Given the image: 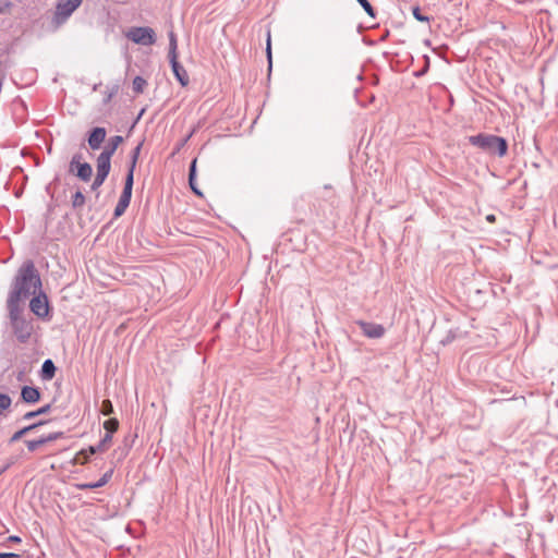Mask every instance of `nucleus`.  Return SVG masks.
Listing matches in <instances>:
<instances>
[{
	"label": "nucleus",
	"instance_id": "nucleus-1",
	"mask_svg": "<svg viewBox=\"0 0 558 558\" xmlns=\"http://www.w3.org/2000/svg\"><path fill=\"white\" fill-rule=\"evenodd\" d=\"M41 279L33 260L28 259L17 269L11 283L7 303L22 304L32 294L41 290Z\"/></svg>",
	"mask_w": 558,
	"mask_h": 558
},
{
	"label": "nucleus",
	"instance_id": "nucleus-2",
	"mask_svg": "<svg viewBox=\"0 0 558 558\" xmlns=\"http://www.w3.org/2000/svg\"><path fill=\"white\" fill-rule=\"evenodd\" d=\"M12 333L20 343H27L34 332L33 318L24 315L23 304H5Z\"/></svg>",
	"mask_w": 558,
	"mask_h": 558
},
{
	"label": "nucleus",
	"instance_id": "nucleus-3",
	"mask_svg": "<svg viewBox=\"0 0 558 558\" xmlns=\"http://www.w3.org/2000/svg\"><path fill=\"white\" fill-rule=\"evenodd\" d=\"M469 143L484 153L504 157L508 151V142L505 137L494 134L478 133L469 136Z\"/></svg>",
	"mask_w": 558,
	"mask_h": 558
},
{
	"label": "nucleus",
	"instance_id": "nucleus-4",
	"mask_svg": "<svg viewBox=\"0 0 558 558\" xmlns=\"http://www.w3.org/2000/svg\"><path fill=\"white\" fill-rule=\"evenodd\" d=\"M169 51L168 58L170 66L175 80L182 87H185L190 83V77L184 66L178 60V41L175 34L171 31L169 33Z\"/></svg>",
	"mask_w": 558,
	"mask_h": 558
},
{
	"label": "nucleus",
	"instance_id": "nucleus-5",
	"mask_svg": "<svg viewBox=\"0 0 558 558\" xmlns=\"http://www.w3.org/2000/svg\"><path fill=\"white\" fill-rule=\"evenodd\" d=\"M82 2L83 0H57L51 19L52 28L56 31L64 25L71 15L80 8Z\"/></svg>",
	"mask_w": 558,
	"mask_h": 558
},
{
	"label": "nucleus",
	"instance_id": "nucleus-6",
	"mask_svg": "<svg viewBox=\"0 0 558 558\" xmlns=\"http://www.w3.org/2000/svg\"><path fill=\"white\" fill-rule=\"evenodd\" d=\"M126 37L133 43L143 46H151L156 43V33L148 26L132 27L128 32Z\"/></svg>",
	"mask_w": 558,
	"mask_h": 558
},
{
	"label": "nucleus",
	"instance_id": "nucleus-7",
	"mask_svg": "<svg viewBox=\"0 0 558 558\" xmlns=\"http://www.w3.org/2000/svg\"><path fill=\"white\" fill-rule=\"evenodd\" d=\"M38 294H32L33 299L29 302V308L34 315L40 319H50V306L48 298L45 292L37 291Z\"/></svg>",
	"mask_w": 558,
	"mask_h": 558
},
{
	"label": "nucleus",
	"instance_id": "nucleus-8",
	"mask_svg": "<svg viewBox=\"0 0 558 558\" xmlns=\"http://www.w3.org/2000/svg\"><path fill=\"white\" fill-rule=\"evenodd\" d=\"M82 156L75 154L70 161V171L74 172L75 175L84 181L88 182L93 175V168L88 162H81Z\"/></svg>",
	"mask_w": 558,
	"mask_h": 558
},
{
	"label": "nucleus",
	"instance_id": "nucleus-9",
	"mask_svg": "<svg viewBox=\"0 0 558 558\" xmlns=\"http://www.w3.org/2000/svg\"><path fill=\"white\" fill-rule=\"evenodd\" d=\"M356 325L361 328L363 335L369 339H379L386 332L385 327L380 324L357 320Z\"/></svg>",
	"mask_w": 558,
	"mask_h": 558
},
{
	"label": "nucleus",
	"instance_id": "nucleus-10",
	"mask_svg": "<svg viewBox=\"0 0 558 558\" xmlns=\"http://www.w3.org/2000/svg\"><path fill=\"white\" fill-rule=\"evenodd\" d=\"M107 130L102 126L93 128L87 134V143L90 149L97 150L106 140Z\"/></svg>",
	"mask_w": 558,
	"mask_h": 558
},
{
	"label": "nucleus",
	"instance_id": "nucleus-11",
	"mask_svg": "<svg viewBox=\"0 0 558 558\" xmlns=\"http://www.w3.org/2000/svg\"><path fill=\"white\" fill-rule=\"evenodd\" d=\"M133 184L134 179L132 178V174H126L122 194L114 209H126L129 207L132 196Z\"/></svg>",
	"mask_w": 558,
	"mask_h": 558
},
{
	"label": "nucleus",
	"instance_id": "nucleus-12",
	"mask_svg": "<svg viewBox=\"0 0 558 558\" xmlns=\"http://www.w3.org/2000/svg\"><path fill=\"white\" fill-rule=\"evenodd\" d=\"M41 398L39 388L33 386H23L21 389L20 399L27 404L37 403Z\"/></svg>",
	"mask_w": 558,
	"mask_h": 558
},
{
	"label": "nucleus",
	"instance_id": "nucleus-13",
	"mask_svg": "<svg viewBox=\"0 0 558 558\" xmlns=\"http://www.w3.org/2000/svg\"><path fill=\"white\" fill-rule=\"evenodd\" d=\"M111 157L99 154L96 160L97 173L99 175L108 177L111 169Z\"/></svg>",
	"mask_w": 558,
	"mask_h": 558
},
{
	"label": "nucleus",
	"instance_id": "nucleus-14",
	"mask_svg": "<svg viewBox=\"0 0 558 558\" xmlns=\"http://www.w3.org/2000/svg\"><path fill=\"white\" fill-rule=\"evenodd\" d=\"M57 372V367L52 360L47 359L44 361L41 365V369L39 372V376L43 380H51Z\"/></svg>",
	"mask_w": 558,
	"mask_h": 558
},
{
	"label": "nucleus",
	"instance_id": "nucleus-15",
	"mask_svg": "<svg viewBox=\"0 0 558 558\" xmlns=\"http://www.w3.org/2000/svg\"><path fill=\"white\" fill-rule=\"evenodd\" d=\"M123 141H124V138L121 135L111 136L108 140L106 146L104 147V150L101 151V154L112 157L113 154L116 153V150L118 149L119 145L122 144Z\"/></svg>",
	"mask_w": 558,
	"mask_h": 558
},
{
	"label": "nucleus",
	"instance_id": "nucleus-16",
	"mask_svg": "<svg viewBox=\"0 0 558 558\" xmlns=\"http://www.w3.org/2000/svg\"><path fill=\"white\" fill-rule=\"evenodd\" d=\"M46 423H47V421H39V422L33 423V424H31V425H27V426H25V427L21 428L20 430L15 432V433L11 436V438H10V440H9V444H13V442H15V441H17V440L22 439V437H23V436H25V435H26V434H28L29 432H32V430L36 429L37 427H39V426H41V425H44V424H46Z\"/></svg>",
	"mask_w": 558,
	"mask_h": 558
},
{
	"label": "nucleus",
	"instance_id": "nucleus-17",
	"mask_svg": "<svg viewBox=\"0 0 558 558\" xmlns=\"http://www.w3.org/2000/svg\"><path fill=\"white\" fill-rule=\"evenodd\" d=\"M196 162H197V159L194 158L191 163H190V168H189V184H190V187L191 190L196 194V195H202V192L198 190L197 185H196Z\"/></svg>",
	"mask_w": 558,
	"mask_h": 558
},
{
	"label": "nucleus",
	"instance_id": "nucleus-18",
	"mask_svg": "<svg viewBox=\"0 0 558 558\" xmlns=\"http://www.w3.org/2000/svg\"><path fill=\"white\" fill-rule=\"evenodd\" d=\"M142 143H140L136 147H134V149L131 151V155H130V163H129V167H128V173L126 174H132V178L134 179V171H135V168H136V162L138 160V156L141 154V149H142Z\"/></svg>",
	"mask_w": 558,
	"mask_h": 558
},
{
	"label": "nucleus",
	"instance_id": "nucleus-19",
	"mask_svg": "<svg viewBox=\"0 0 558 558\" xmlns=\"http://www.w3.org/2000/svg\"><path fill=\"white\" fill-rule=\"evenodd\" d=\"M50 410H51V404H46L35 411H29V412L25 413L22 418L25 421L32 420L36 416L49 413Z\"/></svg>",
	"mask_w": 558,
	"mask_h": 558
},
{
	"label": "nucleus",
	"instance_id": "nucleus-20",
	"mask_svg": "<svg viewBox=\"0 0 558 558\" xmlns=\"http://www.w3.org/2000/svg\"><path fill=\"white\" fill-rule=\"evenodd\" d=\"M104 428L106 429V434H109L112 437V434L116 433L119 428V421L114 417H111L105 421Z\"/></svg>",
	"mask_w": 558,
	"mask_h": 558
},
{
	"label": "nucleus",
	"instance_id": "nucleus-21",
	"mask_svg": "<svg viewBox=\"0 0 558 558\" xmlns=\"http://www.w3.org/2000/svg\"><path fill=\"white\" fill-rule=\"evenodd\" d=\"M146 85L147 82L142 76H135L132 83L133 90L137 94L143 93Z\"/></svg>",
	"mask_w": 558,
	"mask_h": 558
},
{
	"label": "nucleus",
	"instance_id": "nucleus-22",
	"mask_svg": "<svg viewBox=\"0 0 558 558\" xmlns=\"http://www.w3.org/2000/svg\"><path fill=\"white\" fill-rule=\"evenodd\" d=\"M12 404V399L7 393H0V415L3 414Z\"/></svg>",
	"mask_w": 558,
	"mask_h": 558
},
{
	"label": "nucleus",
	"instance_id": "nucleus-23",
	"mask_svg": "<svg viewBox=\"0 0 558 558\" xmlns=\"http://www.w3.org/2000/svg\"><path fill=\"white\" fill-rule=\"evenodd\" d=\"M356 1L364 9V11L366 12V14L369 17H372V19L376 17V11L368 0H356Z\"/></svg>",
	"mask_w": 558,
	"mask_h": 558
},
{
	"label": "nucleus",
	"instance_id": "nucleus-24",
	"mask_svg": "<svg viewBox=\"0 0 558 558\" xmlns=\"http://www.w3.org/2000/svg\"><path fill=\"white\" fill-rule=\"evenodd\" d=\"M113 412H114V409H113L112 402L109 399L102 400L100 413L105 416H109V415L113 414Z\"/></svg>",
	"mask_w": 558,
	"mask_h": 558
},
{
	"label": "nucleus",
	"instance_id": "nucleus-25",
	"mask_svg": "<svg viewBox=\"0 0 558 558\" xmlns=\"http://www.w3.org/2000/svg\"><path fill=\"white\" fill-rule=\"evenodd\" d=\"M25 445L28 449V451L34 452L36 451L40 446L46 445L43 436L35 440H25Z\"/></svg>",
	"mask_w": 558,
	"mask_h": 558
},
{
	"label": "nucleus",
	"instance_id": "nucleus-26",
	"mask_svg": "<svg viewBox=\"0 0 558 558\" xmlns=\"http://www.w3.org/2000/svg\"><path fill=\"white\" fill-rule=\"evenodd\" d=\"M112 474L113 469L108 470L102 474V476L97 482H95V485H97L98 488L105 486L112 477Z\"/></svg>",
	"mask_w": 558,
	"mask_h": 558
},
{
	"label": "nucleus",
	"instance_id": "nucleus-27",
	"mask_svg": "<svg viewBox=\"0 0 558 558\" xmlns=\"http://www.w3.org/2000/svg\"><path fill=\"white\" fill-rule=\"evenodd\" d=\"M111 440L112 437L109 434H105L102 439L97 445V449L100 450L101 452L106 451L109 448Z\"/></svg>",
	"mask_w": 558,
	"mask_h": 558
},
{
	"label": "nucleus",
	"instance_id": "nucleus-28",
	"mask_svg": "<svg viewBox=\"0 0 558 558\" xmlns=\"http://www.w3.org/2000/svg\"><path fill=\"white\" fill-rule=\"evenodd\" d=\"M412 14L414 19L418 22H429L430 19L427 15L422 14L420 7H414L412 9Z\"/></svg>",
	"mask_w": 558,
	"mask_h": 558
},
{
	"label": "nucleus",
	"instance_id": "nucleus-29",
	"mask_svg": "<svg viewBox=\"0 0 558 558\" xmlns=\"http://www.w3.org/2000/svg\"><path fill=\"white\" fill-rule=\"evenodd\" d=\"M73 207H81L85 203V196L81 191H76L73 195Z\"/></svg>",
	"mask_w": 558,
	"mask_h": 558
},
{
	"label": "nucleus",
	"instance_id": "nucleus-30",
	"mask_svg": "<svg viewBox=\"0 0 558 558\" xmlns=\"http://www.w3.org/2000/svg\"><path fill=\"white\" fill-rule=\"evenodd\" d=\"M63 436H64L63 432H54V433H50L46 436H43V438L45 440V444H48V442L58 440V439L62 438Z\"/></svg>",
	"mask_w": 558,
	"mask_h": 558
},
{
	"label": "nucleus",
	"instance_id": "nucleus-31",
	"mask_svg": "<svg viewBox=\"0 0 558 558\" xmlns=\"http://www.w3.org/2000/svg\"><path fill=\"white\" fill-rule=\"evenodd\" d=\"M106 179H107V178H106V177H104V175L96 174V177H95V179H94V181H93V183H92V186H90V187H92V190H93V191L98 190V189L104 184V182H105V180H106Z\"/></svg>",
	"mask_w": 558,
	"mask_h": 558
},
{
	"label": "nucleus",
	"instance_id": "nucleus-32",
	"mask_svg": "<svg viewBox=\"0 0 558 558\" xmlns=\"http://www.w3.org/2000/svg\"><path fill=\"white\" fill-rule=\"evenodd\" d=\"M52 214L53 211H48L47 215H45V226H46V232H51L52 233V221H53V217H52Z\"/></svg>",
	"mask_w": 558,
	"mask_h": 558
},
{
	"label": "nucleus",
	"instance_id": "nucleus-33",
	"mask_svg": "<svg viewBox=\"0 0 558 558\" xmlns=\"http://www.w3.org/2000/svg\"><path fill=\"white\" fill-rule=\"evenodd\" d=\"M74 486L78 490H89L98 488L97 485H95V483H80L75 484Z\"/></svg>",
	"mask_w": 558,
	"mask_h": 558
},
{
	"label": "nucleus",
	"instance_id": "nucleus-34",
	"mask_svg": "<svg viewBox=\"0 0 558 558\" xmlns=\"http://www.w3.org/2000/svg\"><path fill=\"white\" fill-rule=\"evenodd\" d=\"M11 7L12 2L9 0H0V15L8 13Z\"/></svg>",
	"mask_w": 558,
	"mask_h": 558
},
{
	"label": "nucleus",
	"instance_id": "nucleus-35",
	"mask_svg": "<svg viewBox=\"0 0 558 558\" xmlns=\"http://www.w3.org/2000/svg\"><path fill=\"white\" fill-rule=\"evenodd\" d=\"M97 452H101V451L97 449V445H96V446H89V448L87 450H81L80 454L85 456V460L87 461L89 454H95Z\"/></svg>",
	"mask_w": 558,
	"mask_h": 558
},
{
	"label": "nucleus",
	"instance_id": "nucleus-36",
	"mask_svg": "<svg viewBox=\"0 0 558 558\" xmlns=\"http://www.w3.org/2000/svg\"><path fill=\"white\" fill-rule=\"evenodd\" d=\"M266 53H267V59H268V62H269V66H271V45H270V33L269 32H268V35H267Z\"/></svg>",
	"mask_w": 558,
	"mask_h": 558
},
{
	"label": "nucleus",
	"instance_id": "nucleus-37",
	"mask_svg": "<svg viewBox=\"0 0 558 558\" xmlns=\"http://www.w3.org/2000/svg\"><path fill=\"white\" fill-rule=\"evenodd\" d=\"M457 335L450 330L447 336L441 340L442 344H449L456 339Z\"/></svg>",
	"mask_w": 558,
	"mask_h": 558
},
{
	"label": "nucleus",
	"instance_id": "nucleus-38",
	"mask_svg": "<svg viewBox=\"0 0 558 558\" xmlns=\"http://www.w3.org/2000/svg\"><path fill=\"white\" fill-rule=\"evenodd\" d=\"M0 558H20V555L15 553H0Z\"/></svg>",
	"mask_w": 558,
	"mask_h": 558
},
{
	"label": "nucleus",
	"instance_id": "nucleus-39",
	"mask_svg": "<svg viewBox=\"0 0 558 558\" xmlns=\"http://www.w3.org/2000/svg\"><path fill=\"white\" fill-rule=\"evenodd\" d=\"M8 542H11V543H21V537L17 536V535H11L8 537Z\"/></svg>",
	"mask_w": 558,
	"mask_h": 558
},
{
	"label": "nucleus",
	"instance_id": "nucleus-40",
	"mask_svg": "<svg viewBox=\"0 0 558 558\" xmlns=\"http://www.w3.org/2000/svg\"><path fill=\"white\" fill-rule=\"evenodd\" d=\"M485 219L488 221V222H495L496 221V216L493 215V214H489L485 217Z\"/></svg>",
	"mask_w": 558,
	"mask_h": 558
},
{
	"label": "nucleus",
	"instance_id": "nucleus-41",
	"mask_svg": "<svg viewBox=\"0 0 558 558\" xmlns=\"http://www.w3.org/2000/svg\"><path fill=\"white\" fill-rule=\"evenodd\" d=\"M426 71H427V66L425 69L420 70L418 72H416L415 76H422V75H424L426 73Z\"/></svg>",
	"mask_w": 558,
	"mask_h": 558
},
{
	"label": "nucleus",
	"instance_id": "nucleus-42",
	"mask_svg": "<svg viewBox=\"0 0 558 558\" xmlns=\"http://www.w3.org/2000/svg\"><path fill=\"white\" fill-rule=\"evenodd\" d=\"M145 109H142L138 113V116L136 117L135 121H134V124L137 123L140 121V119L142 118L143 113H144Z\"/></svg>",
	"mask_w": 558,
	"mask_h": 558
},
{
	"label": "nucleus",
	"instance_id": "nucleus-43",
	"mask_svg": "<svg viewBox=\"0 0 558 558\" xmlns=\"http://www.w3.org/2000/svg\"><path fill=\"white\" fill-rule=\"evenodd\" d=\"M8 469H9V464H7V465L2 466V468L0 469V475H1L2 473H4Z\"/></svg>",
	"mask_w": 558,
	"mask_h": 558
},
{
	"label": "nucleus",
	"instance_id": "nucleus-44",
	"mask_svg": "<svg viewBox=\"0 0 558 558\" xmlns=\"http://www.w3.org/2000/svg\"><path fill=\"white\" fill-rule=\"evenodd\" d=\"M124 214V211H114V218H119Z\"/></svg>",
	"mask_w": 558,
	"mask_h": 558
},
{
	"label": "nucleus",
	"instance_id": "nucleus-45",
	"mask_svg": "<svg viewBox=\"0 0 558 558\" xmlns=\"http://www.w3.org/2000/svg\"><path fill=\"white\" fill-rule=\"evenodd\" d=\"M113 96V93H110L109 95H107V99L106 101H109L111 99V97Z\"/></svg>",
	"mask_w": 558,
	"mask_h": 558
},
{
	"label": "nucleus",
	"instance_id": "nucleus-46",
	"mask_svg": "<svg viewBox=\"0 0 558 558\" xmlns=\"http://www.w3.org/2000/svg\"><path fill=\"white\" fill-rule=\"evenodd\" d=\"M389 35V32L386 33V35H383V39H385Z\"/></svg>",
	"mask_w": 558,
	"mask_h": 558
},
{
	"label": "nucleus",
	"instance_id": "nucleus-47",
	"mask_svg": "<svg viewBox=\"0 0 558 558\" xmlns=\"http://www.w3.org/2000/svg\"><path fill=\"white\" fill-rule=\"evenodd\" d=\"M556 407L558 408V399H557V403H556Z\"/></svg>",
	"mask_w": 558,
	"mask_h": 558
}]
</instances>
